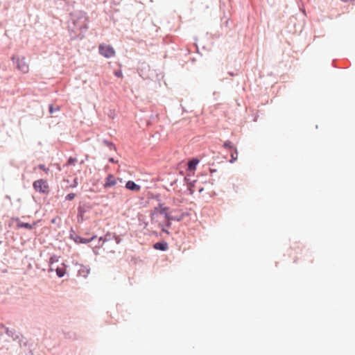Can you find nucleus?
I'll return each instance as SVG.
<instances>
[{
    "label": "nucleus",
    "instance_id": "f257e3e1",
    "mask_svg": "<svg viewBox=\"0 0 355 355\" xmlns=\"http://www.w3.org/2000/svg\"><path fill=\"white\" fill-rule=\"evenodd\" d=\"M70 21L68 28L71 40H82L89 28L87 13L83 10H74L70 13Z\"/></svg>",
    "mask_w": 355,
    "mask_h": 355
},
{
    "label": "nucleus",
    "instance_id": "f03ea898",
    "mask_svg": "<svg viewBox=\"0 0 355 355\" xmlns=\"http://www.w3.org/2000/svg\"><path fill=\"white\" fill-rule=\"evenodd\" d=\"M160 214L162 215L166 219L165 227L166 228H170L172 225V220L180 222L184 218L185 216L189 215V213L183 212L179 216H172L168 212V211H166V209H162V211H160Z\"/></svg>",
    "mask_w": 355,
    "mask_h": 355
},
{
    "label": "nucleus",
    "instance_id": "7ed1b4c3",
    "mask_svg": "<svg viewBox=\"0 0 355 355\" xmlns=\"http://www.w3.org/2000/svg\"><path fill=\"white\" fill-rule=\"evenodd\" d=\"M92 208L93 205L90 202H80L78 207V222L83 223L85 221L86 218H84V214L91 210Z\"/></svg>",
    "mask_w": 355,
    "mask_h": 355
},
{
    "label": "nucleus",
    "instance_id": "20e7f679",
    "mask_svg": "<svg viewBox=\"0 0 355 355\" xmlns=\"http://www.w3.org/2000/svg\"><path fill=\"white\" fill-rule=\"evenodd\" d=\"M98 51L101 55L107 58H110L115 54L114 48L110 45L100 44Z\"/></svg>",
    "mask_w": 355,
    "mask_h": 355
},
{
    "label": "nucleus",
    "instance_id": "39448f33",
    "mask_svg": "<svg viewBox=\"0 0 355 355\" xmlns=\"http://www.w3.org/2000/svg\"><path fill=\"white\" fill-rule=\"evenodd\" d=\"M17 68L24 73H26L29 70V65L24 57L17 58Z\"/></svg>",
    "mask_w": 355,
    "mask_h": 355
},
{
    "label": "nucleus",
    "instance_id": "423d86ee",
    "mask_svg": "<svg viewBox=\"0 0 355 355\" xmlns=\"http://www.w3.org/2000/svg\"><path fill=\"white\" fill-rule=\"evenodd\" d=\"M153 248L155 250L165 252L168 249V244L166 241L162 240L153 244Z\"/></svg>",
    "mask_w": 355,
    "mask_h": 355
},
{
    "label": "nucleus",
    "instance_id": "0eeeda50",
    "mask_svg": "<svg viewBox=\"0 0 355 355\" xmlns=\"http://www.w3.org/2000/svg\"><path fill=\"white\" fill-rule=\"evenodd\" d=\"M116 184V180L112 174H108L105 178L103 187L107 189L114 186Z\"/></svg>",
    "mask_w": 355,
    "mask_h": 355
},
{
    "label": "nucleus",
    "instance_id": "6e6552de",
    "mask_svg": "<svg viewBox=\"0 0 355 355\" xmlns=\"http://www.w3.org/2000/svg\"><path fill=\"white\" fill-rule=\"evenodd\" d=\"M184 181L187 184V191L189 195H193L194 193L193 187L196 180H191L189 175L184 178Z\"/></svg>",
    "mask_w": 355,
    "mask_h": 355
},
{
    "label": "nucleus",
    "instance_id": "1a4fd4ad",
    "mask_svg": "<svg viewBox=\"0 0 355 355\" xmlns=\"http://www.w3.org/2000/svg\"><path fill=\"white\" fill-rule=\"evenodd\" d=\"M125 187L130 191L135 192L139 191L141 189V186L136 184L132 180H128L126 182Z\"/></svg>",
    "mask_w": 355,
    "mask_h": 355
},
{
    "label": "nucleus",
    "instance_id": "9d476101",
    "mask_svg": "<svg viewBox=\"0 0 355 355\" xmlns=\"http://www.w3.org/2000/svg\"><path fill=\"white\" fill-rule=\"evenodd\" d=\"M200 162V160L197 157H193L188 162L187 164V171L189 172H193L196 169V166Z\"/></svg>",
    "mask_w": 355,
    "mask_h": 355
},
{
    "label": "nucleus",
    "instance_id": "9b49d317",
    "mask_svg": "<svg viewBox=\"0 0 355 355\" xmlns=\"http://www.w3.org/2000/svg\"><path fill=\"white\" fill-rule=\"evenodd\" d=\"M69 238L77 244L82 243L83 237L78 235L73 228H71L69 231Z\"/></svg>",
    "mask_w": 355,
    "mask_h": 355
},
{
    "label": "nucleus",
    "instance_id": "f8f14e48",
    "mask_svg": "<svg viewBox=\"0 0 355 355\" xmlns=\"http://www.w3.org/2000/svg\"><path fill=\"white\" fill-rule=\"evenodd\" d=\"M55 271L58 277H62L66 273L65 265L64 263H61L60 265H56Z\"/></svg>",
    "mask_w": 355,
    "mask_h": 355
},
{
    "label": "nucleus",
    "instance_id": "ddd939ff",
    "mask_svg": "<svg viewBox=\"0 0 355 355\" xmlns=\"http://www.w3.org/2000/svg\"><path fill=\"white\" fill-rule=\"evenodd\" d=\"M162 209H166V211L169 210L168 207H164L162 204H159V205L154 208V210H153L150 213V218L152 220H153L155 215H156L158 212L160 214V211H162Z\"/></svg>",
    "mask_w": 355,
    "mask_h": 355
},
{
    "label": "nucleus",
    "instance_id": "4468645a",
    "mask_svg": "<svg viewBox=\"0 0 355 355\" xmlns=\"http://www.w3.org/2000/svg\"><path fill=\"white\" fill-rule=\"evenodd\" d=\"M90 268L89 266L81 265L80 268L78 270V274L80 276L87 277L89 273Z\"/></svg>",
    "mask_w": 355,
    "mask_h": 355
},
{
    "label": "nucleus",
    "instance_id": "2eb2a0df",
    "mask_svg": "<svg viewBox=\"0 0 355 355\" xmlns=\"http://www.w3.org/2000/svg\"><path fill=\"white\" fill-rule=\"evenodd\" d=\"M115 237V234L107 232L103 236H100V241H103V243H105L107 241H111L114 239Z\"/></svg>",
    "mask_w": 355,
    "mask_h": 355
},
{
    "label": "nucleus",
    "instance_id": "dca6fc26",
    "mask_svg": "<svg viewBox=\"0 0 355 355\" xmlns=\"http://www.w3.org/2000/svg\"><path fill=\"white\" fill-rule=\"evenodd\" d=\"M44 182L42 180H37L33 183V187L36 191L43 192L42 190Z\"/></svg>",
    "mask_w": 355,
    "mask_h": 355
},
{
    "label": "nucleus",
    "instance_id": "f3484780",
    "mask_svg": "<svg viewBox=\"0 0 355 355\" xmlns=\"http://www.w3.org/2000/svg\"><path fill=\"white\" fill-rule=\"evenodd\" d=\"M60 107L58 105L50 104L49 105V112L51 114H53L56 112H60Z\"/></svg>",
    "mask_w": 355,
    "mask_h": 355
},
{
    "label": "nucleus",
    "instance_id": "a211bd4d",
    "mask_svg": "<svg viewBox=\"0 0 355 355\" xmlns=\"http://www.w3.org/2000/svg\"><path fill=\"white\" fill-rule=\"evenodd\" d=\"M231 159H230V163H234L238 158L237 148H234L230 151Z\"/></svg>",
    "mask_w": 355,
    "mask_h": 355
},
{
    "label": "nucleus",
    "instance_id": "6ab92c4d",
    "mask_svg": "<svg viewBox=\"0 0 355 355\" xmlns=\"http://www.w3.org/2000/svg\"><path fill=\"white\" fill-rule=\"evenodd\" d=\"M103 144L107 146L110 150H114L115 151L116 150L115 145L112 141L104 139L103 140Z\"/></svg>",
    "mask_w": 355,
    "mask_h": 355
},
{
    "label": "nucleus",
    "instance_id": "aec40b11",
    "mask_svg": "<svg viewBox=\"0 0 355 355\" xmlns=\"http://www.w3.org/2000/svg\"><path fill=\"white\" fill-rule=\"evenodd\" d=\"M223 147L227 150H229L230 151L232 150L233 149L236 148V147L234 146V145L233 144V143L229 140L225 141L223 143Z\"/></svg>",
    "mask_w": 355,
    "mask_h": 355
},
{
    "label": "nucleus",
    "instance_id": "412c9836",
    "mask_svg": "<svg viewBox=\"0 0 355 355\" xmlns=\"http://www.w3.org/2000/svg\"><path fill=\"white\" fill-rule=\"evenodd\" d=\"M17 227H19V228H21V227H24V228H26V229H31L32 228V225H30L29 223H23V222L19 221V220L17 221Z\"/></svg>",
    "mask_w": 355,
    "mask_h": 355
},
{
    "label": "nucleus",
    "instance_id": "4be33fe9",
    "mask_svg": "<svg viewBox=\"0 0 355 355\" xmlns=\"http://www.w3.org/2000/svg\"><path fill=\"white\" fill-rule=\"evenodd\" d=\"M96 237H97V236L95 234L92 235L90 238H83V237L82 243L83 244L89 243L92 242V241H94Z\"/></svg>",
    "mask_w": 355,
    "mask_h": 355
},
{
    "label": "nucleus",
    "instance_id": "5701e85b",
    "mask_svg": "<svg viewBox=\"0 0 355 355\" xmlns=\"http://www.w3.org/2000/svg\"><path fill=\"white\" fill-rule=\"evenodd\" d=\"M59 259H60V257H58L56 255H53L50 257V259H49V263H51V264H56L58 263L59 261Z\"/></svg>",
    "mask_w": 355,
    "mask_h": 355
},
{
    "label": "nucleus",
    "instance_id": "b1692460",
    "mask_svg": "<svg viewBox=\"0 0 355 355\" xmlns=\"http://www.w3.org/2000/svg\"><path fill=\"white\" fill-rule=\"evenodd\" d=\"M77 162V159L76 157H70L67 162V166H71L75 165L76 162Z\"/></svg>",
    "mask_w": 355,
    "mask_h": 355
},
{
    "label": "nucleus",
    "instance_id": "393cba45",
    "mask_svg": "<svg viewBox=\"0 0 355 355\" xmlns=\"http://www.w3.org/2000/svg\"><path fill=\"white\" fill-rule=\"evenodd\" d=\"M76 195L73 193H69L65 196V200H72L74 199Z\"/></svg>",
    "mask_w": 355,
    "mask_h": 355
},
{
    "label": "nucleus",
    "instance_id": "a878e982",
    "mask_svg": "<svg viewBox=\"0 0 355 355\" xmlns=\"http://www.w3.org/2000/svg\"><path fill=\"white\" fill-rule=\"evenodd\" d=\"M56 265H58V263L56 264H51V263H49V269H48V272L50 273L51 272H53L55 270V267H56Z\"/></svg>",
    "mask_w": 355,
    "mask_h": 355
},
{
    "label": "nucleus",
    "instance_id": "bb28decb",
    "mask_svg": "<svg viewBox=\"0 0 355 355\" xmlns=\"http://www.w3.org/2000/svg\"><path fill=\"white\" fill-rule=\"evenodd\" d=\"M78 185V179L75 178L73 180V183L69 186L70 188H76Z\"/></svg>",
    "mask_w": 355,
    "mask_h": 355
},
{
    "label": "nucleus",
    "instance_id": "cd10ccee",
    "mask_svg": "<svg viewBox=\"0 0 355 355\" xmlns=\"http://www.w3.org/2000/svg\"><path fill=\"white\" fill-rule=\"evenodd\" d=\"M104 243L103 241H100V238L98 239V243L94 246V248H100L103 246Z\"/></svg>",
    "mask_w": 355,
    "mask_h": 355
},
{
    "label": "nucleus",
    "instance_id": "c85d7f7f",
    "mask_svg": "<svg viewBox=\"0 0 355 355\" xmlns=\"http://www.w3.org/2000/svg\"><path fill=\"white\" fill-rule=\"evenodd\" d=\"M114 239L115 240L116 244H119L121 241V239L116 234H115V237L114 238Z\"/></svg>",
    "mask_w": 355,
    "mask_h": 355
},
{
    "label": "nucleus",
    "instance_id": "c756f323",
    "mask_svg": "<svg viewBox=\"0 0 355 355\" xmlns=\"http://www.w3.org/2000/svg\"><path fill=\"white\" fill-rule=\"evenodd\" d=\"M114 75L116 77L120 78L122 76V72H121V71H115Z\"/></svg>",
    "mask_w": 355,
    "mask_h": 355
},
{
    "label": "nucleus",
    "instance_id": "7c9ffc66",
    "mask_svg": "<svg viewBox=\"0 0 355 355\" xmlns=\"http://www.w3.org/2000/svg\"><path fill=\"white\" fill-rule=\"evenodd\" d=\"M230 76H236L238 75V73L237 72H234V71H228L227 73Z\"/></svg>",
    "mask_w": 355,
    "mask_h": 355
},
{
    "label": "nucleus",
    "instance_id": "2f4dec72",
    "mask_svg": "<svg viewBox=\"0 0 355 355\" xmlns=\"http://www.w3.org/2000/svg\"><path fill=\"white\" fill-rule=\"evenodd\" d=\"M108 161H109V162H110V163H114H114H116V162H118L117 160H116V159H115L114 158H113V157H110V158L108 159Z\"/></svg>",
    "mask_w": 355,
    "mask_h": 355
},
{
    "label": "nucleus",
    "instance_id": "473e14b6",
    "mask_svg": "<svg viewBox=\"0 0 355 355\" xmlns=\"http://www.w3.org/2000/svg\"><path fill=\"white\" fill-rule=\"evenodd\" d=\"M162 232H164V233H166L167 234H170V232L168 230H166V228H164V227H162Z\"/></svg>",
    "mask_w": 355,
    "mask_h": 355
},
{
    "label": "nucleus",
    "instance_id": "72a5a7b5",
    "mask_svg": "<svg viewBox=\"0 0 355 355\" xmlns=\"http://www.w3.org/2000/svg\"><path fill=\"white\" fill-rule=\"evenodd\" d=\"M153 235L156 236H162V233H158L157 232H153L152 233Z\"/></svg>",
    "mask_w": 355,
    "mask_h": 355
},
{
    "label": "nucleus",
    "instance_id": "f704fd0d",
    "mask_svg": "<svg viewBox=\"0 0 355 355\" xmlns=\"http://www.w3.org/2000/svg\"><path fill=\"white\" fill-rule=\"evenodd\" d=\"M209 171L211 175L217 171V170L215 168H209Z\"/></svg>",
    "mask_w": 355,
    "mask_h": 355
},
{
    "label": "nucleus",
    "instance_id": "c9c22d12",
    "mask_svg": "<svg viewBox=\"0 0 355 355\" xmlns=\"http://www.w3.org/2000/svg\"><path fill=\"white\" fill-rule=\"evenodd\" d=\"M57 220H58V218H54L51 219V223H55Z\"/></svg>",
    "mask_w": 355,
    "mask_h": 355
},
{
    "label": "nucleus",
    "instance_id": "e433bc0d",
    "mask_svg": "<svg viewBox=\"0 0 355 355\" xmlns=\"http://www.w3.org/2000/svg\"><path fill=\"white\" fill-rule=\"evenodd\" d=\"M96 248H94H94H93V252H94V253L96 255H97V254H98V252H97V250H96Z\"/></svg>",
    "mask_w": 355,
    "mask_h": 355
},
{
    "label": "nucleus",
    "instance_id": "4c0bfd02",
    "mask_svg": "<svg viewBox=\"0 0 355 355\" xmlns=\"http://www.w3.org/2000/svg\"><path fill=\"white\" fill-rule=\"evenodd\" d=\"M48 171H49V169L47 168H46V171H45L46 174L48 173Z\"/></svg>",
    "mask_w": 355,
    "mask_h": 355
},
{
    "label": "nucleus",
    "instance_id": "58836bf2",
    "mask_svg": "<svg viewBox=\"0 0 355 355\" xmlns=\"http://www.w3.org/2000/svg\"><path fill=\"white\" fill-rule=\"evenodd\" d=\"M203 190V188L200 189L199 192H202Z\"/></svg>",
    "mask_w": 355,
    "mask_h": 355
},
{
    "label": "nucleus",
    "instance_id": "ea45409f",
    "mask_svg": "<svg viewBox=\"0 0 355 355\" xmlns=\"http://www.w3.org/2000/svg\"><path fill=\"white\" fill-rule=\"evenodd\" d=\"M210 182L213 184H214V180L212 179Z\"/></svg>",
    "mask_w": 355,
    "mask_h": 355
},
{
    "label": "nucleus",
    "instance_id": "a19ab883",
    "mask_svg": "<svg viewBox=\"0 0 355 355\" xmlns=\"http://www.w3.org/2000/svg\"><path fill=\"white\" fill-rule=\"evenodd\" d=\"M181 107L182 108L183 112H184L185 111L184 107H183L182 105H181Z\"/></svg>",
    "mask_w": 355,
    "mask_h": 355
}]
</instances>
